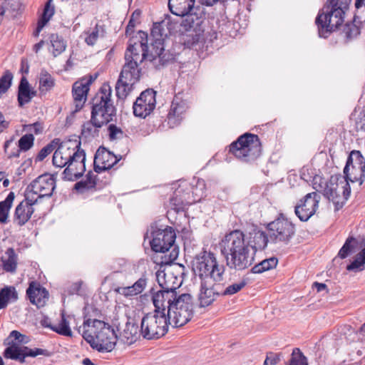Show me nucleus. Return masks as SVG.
<instances>
[{
	"instance_id": "f257e3e1",
	"label": "nucleus",
	"mask_w": 365,
	"mask_h": 365,
	"mask_svg": "<svg viewBox=\"0 0 365 365\" xmlns=\"http://www.w3.org/2000/svg\"><path fill=\"white\" fill-rule=\"evenodd\" d=\"M220 245L231 269L243 270L252 264L256 248L245 240L242 232L235 230L225 235Z\"/></svg>"
},
{
	"instance_id": "f03ea898",
	"label": "nucleus",
	"mask_w": 365,
	"mask_h": 365,
	"mask_svg": "<svg viewBox=\"0 0 365 365\" xmlns=\"http://www.w3.org/2000/svg\"><path fill=\"white\" fill-rule=\"evenodd\" d=\"M83 337L91 346L98 351H112L118 335L111 326L98 319H88L83 324Z\"/></svg>"
},
{
	"instance_id": "7ed1b4c3",
	"label": "nucleus",
	"mask_w": 365,
	"mask_h": 365,
	"mask_svg": "<svg viewBox=\"0 0 365 365\" xmlns=\"http://www.w3.org/2000/svg\"><path fill=\"white\" fill-rule=\"evenodd\" d=\"M125 58L126 63L115 86L117 96L120 98H125L131 91L133 85L139 81L140 71L138 63L143 61L142 55L135 53L130 45L125 52Z\"/></svg>"
},
{
	"instance_id": "20e7f679",
	"label": "nucleus",
	"mask_w": 365,
	"mask_h": 365,
	"mask_svg": "<svg viewBox=\"0 0 365 365\" xmlns=\"http://www.w3.org/2000/svg\"><path fill=\"white\" fill-rule=\"evenodd\" d=\"M313 186L317 190L324 189V195L332 202L336 210L344 206L351 192L349 182L344 178L331 177L327 183L325 179L317 175L313 179Z\"/></svg>"
},
{
	"instance_id": "39448f33",
	"label": "nucleus",
	"mask_w": 365,
	"mask_h": 365,
	"mask_svg": "<svg viewBox=\"0 0 365 365\" xmlns=\"http://www.w3.org/2000/svg\"><path fill=\"white\" fill-rule=\"evenodd\" d=\"M192 269L201 280L220 282L223 279L225 267L219 264L215 255L210 252H204L197 256Z\"/></svg>"
},
{
	"instance_id": "423d86ee",
	"label": "nucleus",
	"mask_w": 365,
	"mask_h": 365,
	"mask_svg": "<svg viewBox=\"0 0 365 365\" xmlns=\"http://www.w3.org/2000/svg\"><path fill=\"white\" fill-rule=\"evenodd\" d=\"M148 35L146 33L139 31L135 36L130 40L129 45L133 47L135 53L142 55L143 59L150 61L158 60L159 64H163L165 58L163 42L161 39H156L150 47L147 46Z\"/></svg>"
},
{
	"instance_id": "0eeeda50",
	"label": "nucleus",
	"mask_w": 365,
	"mask_h": 365,
	"mask_svg": "<svg viewBox=\"0 0 365 365\" xmlns=\"http://www.w3.org/2000/svg\"><path fill=\"white\" fill-rule=\"evenodd\" d=\"M111 93L110 87L103 84L94 99L91 118L97 125L108 123L115 115V109L110 101Z\"/></svg>"
},
{
	"instance_id": "6e6552de",
	"label": "nucleus",
	"mask_w": 365,
	"mask_h": 365,
	"mask_svg": "<svg viewBox=\"0 0 365 365\" xmlns=\"http://www.w3.org/2000/svg\"><path fill=\"white\" fill-rule=\"evenodd\" d=\"M193 299L190 294L179 295L167 310L170 325L174 327L186 324L192 316Z\"/></svg>"
},
{
	"instance_id": "1a4fd4ad",
	"label": "nucleus",
	"mask_w": 365,
	"mask_h": 365,
	"mask_svg": "<svg viewBox=\"0 0 365 365\" xmlns=\"http://www.w3.org/2000/svg\"><path fill=\"white\" fill-rule=\"evenodd\" d=\"M169 325L166 313L161 310H154L142 319L141 334L147 339H158L168 332Z\"/></svg>"
},
{
	"instance_id": "9d476101",
	"label": "nucleus",
	"mask_w": 365,
	"mask_h": 365,
	"mask_svg": "<svg viewBox=\"0 0 365 365\" xmlns=\"http://www.w3.org/2000/svg\"><path fill=\"white\" fill-rule=\"evenodd\" d=\"M55 179L52 175L44 174L39 176L27 187L24 197L29 204L27 212L30 213V215L34 212L31 205L39 198L51 196L55 189Z\"/></svg>"
},
{
	"instance_id": "9b49d317",
	"label": "nucleus",
	"mask_w": 365,
	"mask_h": 365,
	"mask_svg": "<svg viewBox=\"0 0 365 365\" xmlns=\"http://www.w3.org/2000/svg\"><path fill=\"white\" fill-rule=\"evenodd\" d=\"M230 151L239 159L252 160L260 155L261 143L257 135L246 133L231 145Z\"/></svg>"
},
{
	"instance_id": "f8f14e48",
	"label": "nucleus",
	"mask_w": 365,
	"mask_h": 365,
	"mask_svg": "<svg viewBox=\"0 0 365 365\" xmlns=\"http://www.w3.org/2000/svg\"><path fill=\"white\" fill-rule=\"evenodd\" d=\"M346 180L361 185L365 178V159L360 151L351 152L344 168Z\"/></svg>"
},
{
	"instance_id": "ddd939ff",
	"label": "nucleus",
	"mask_w": 365,
	"mask_h": 365,
	"mask_svg": "<svg viewBox=\"0 0 365 365\" xmlns=\"http://www.w3.org/2000/svg\"><path fill=\"white\" fill-rule=\"evenodd\" d=\"M178 252L174 249L170 253L169 260L162 261L160 269L157 271L156 277L159 285L163 289L175 291L180 285L178 279L173 275L174 267L170 262L178 257Z\"/></svg>"
},
{
	"instance_id": "4468645a",
	"label": "nucleus",
	"mask_w": 365,
	"mask_h": 365,
	"mask_svg": "<svg viewBox=\"0 0 365 365\" xmlns=\"http://www.w3.org/2000/svg\"><path fill=\"white\" fill-rule=\"evenodd\" d=\"M325 11L319 14L316 23L327 31H333L344 22V15L341 9H337L326 6Z\"/></svg>"
},
{
	"instance_id": "2eb2a0df",
	"label": "nucleus",
	"mask_w": 365,
	"mask_h": 365,
	"mask_svg": "<svg viewBox=\"0 0 365 365\" xmlns=\"http://www.w3.org/2000/svg\"><path fill=\"white\" fill-rule=\"evenodd\" d=\"M153 240L150 242L151 247L156 252H165L173 246L176 235L174 230L170 227L164 229H157L152 233Z\"/></svg>"
},
{
	"instance_id": "dca6fc26",
	"label": "nucleus",
	"mask_w": 365,
	"mask_h": 365,
	"mask_svg": "<svg viewBox=\"0 0 365 365\" xmlns=\"http://www.w3.org/2000/svg\"><path fill=\"white\" fill-rule=\"evenodd\" d=\"M23 342V334L14 330L4 340V345L6 346L3 356L6 359L19 361L23 363V346L20 344Z\"/></svg>"
},
{
	"instance_id": "f3484780",
	"label": "nucleus",
	"mask_w": 365,
	"mask_h": 365,
	"mask_svg": "<svg viewBox=\"0 0 365 365\" xmlns=\"http://www.w3.org/2000/svg\"><path fill=\"white\" fill-rule=\"evenodd\" d=\"M270 238L274 242H288L294 234V225L287 220H277L268 225Z\"/></svg>"
},
{
	"instance_id": "a211bd4d",
	"label": "nucleus",
	"mask_w": 365,
	"mask_h": 365,
	"mask_svg": "<svg viewBox=\"0 0 365 365\" xmlns=\"http://www.w3.org/2000/svg\"><path fill=\"white\" fill-rule=\"evenodd\" d=\"M321 195L319 192L308 193L295 207V214L302 221L308 220L313 216L319 207Z\"/></svg>"
},
{
	"instance_id": "6ab92c4d",
	"label": "nucleus",
	"mask_w": 365,
	"mask_h": 365,
	"mask_svg": "<svg viewBox=\"0 0 365 365\" xmlns=\"http://www.w3.org/2000/svg\"><path fill=\"white\" fill-rule=\"evenodd\" d=\"M79 147V142L71 140L58 145L53 156V165L58 168L66 166Z\"/></svg>"
},
{
	"instance_id": "aec40b11",
	"label": "nucleus",
	"mask_w": 365,
	"mask_h": 365,
	"mask_svg": "<svg viewBox=\"0 0 365 365\" xmlns=\"http://www.w3.org/2000/svg\"><path fill=\"white\" fill-rule=\"evenodd\" d=\"M155 103V92L148 89L142 92L134 103L133 113L135 116L145 118L154 110Z\"/></svg>"
},
{
	"instance_id": "412c9836",
	"label": "nucleus",
	"mask_w": 365,
	"mask_h": 365,
	"mask_svg": "<svg viewBox=\"0 0 365 365\" xmlns=\"http://www.w3.org/2000/svg\"><path fill=\"white\" fill-rule=\"evenodd\" d=\"M85 160V153L83 150H80L79 148L73 157H72V159L66 165L63 172L65 178L68 180H74L82 176L86 170Z\"/></svg>"
},
{
	"instance_id": "4be33fe9",
	"label": "nucleus",
	"mask_w": 365,
	"mask_h": 365,
	"mask_svg": "<svg viewBox=\"0 0 365 365\" xmlns=\"http://www.w3.org/2000/svg\"><path fill=\"white\" fill-rule=\"evenodd\" d=\"M213 280H201L198 293V301L200 307L211 305L218 296L215 289V282Z\"/></svg>"
},
{
	"instance_id": "5701e85b",
	"label": "nucleus",
	"mask_w": 365,
	"mask_h": 365,
	"mask_svg": "<svg viewBox=\"0 0 365 365\" xmlns=\"http://www.w3.org/2000/svg\"><path fill=\"white\" fill-rule=\"evenodd\" d=\"M26 294L31 303L38 308L46 305L49 297L48 292L36 282L29 284Z\"/></svg>"
},
{
	"instance_id": "b1692460",
	"label": "nucleus",
	"mask_w": 365,
	"mask_h": 365,
	"mask_svg": "<svg viewBox=\"0 0 365 365\" xmlns=\"http://www.w3.org/2000/svg\"><path fill=\"white\" fill-rule=\"evenodd\" d=\"M177 298L175 291L163 289L158 291L153 296V302L155 306V310H161L167 312L169 306Z\"/></svg>"
},
{
	"instance_id": "393cba45",
	"label": "nucleus",
	"mask_w": 365,
	"mask_h": 365,
	"mask_svg": "<svg viewBox=\"0 0 365 365\" xmlns=\"http://www.w3.org/2000/svg\"><path fill=\"white\" fill-rule=\"evenodd\" d=\"M117 163L115 156L105 148L98 149L94 158V167L96 172L112 168Z\"/></svg>"
},
{
	"instance_id": "a878e982",
	"label": "nucleus",
	"mask_w": 365,
	"mask_h": 365,
	"mask_svg": "<svg viewBox=\"0 0 365 365\" xmlns=\"http://www.w3.org/2000/svg\"><path fill=\"white\" fill-rule=\"evenodd\" d=\"M66 48V41L62 36L57 34H52L49 36L48 50L57 63H61V58L64 56Z\"/></svg>"
},
{
	"instance_id": "bb28decb",
	"label": "nucleus",
	"mask_w": 365,
	"mask_h": 365,
	"mask_svg": "<svg viewBox=\"0 0 365 365\" xmlns=\"http://www.w3.org/2000/svg\"><path fill=\"white\" fill-rule=\"evenodd\" d=\"M90 83L91 81L81 79L73 84V96L76 106V111L80 110L84 105L87 98V93L89 90Z\"/></svg>"
},
{
	"instance_id": "cd10ccee",
	"label": "nucleus",
	"mask_w": 365,
	"mask_h": 365,
	"mask_svg": "<svg viewBox=\"0 0 365 365\" xmlns=\"http://www.w3.org/2000/svg\"><path fill=\"white\" fill-rule=\"evenodd\" d=\"M188 108L186 101L181 99L178 96H175L172 102L170 111L168 113V119L175 123L182 119V115L185 113Z\"/></svg>"
},
{
	"instance_id": "c85d7f7f",
	"label": "nucleus",
	"mask_w": 365,
	"mask_h": 365,
	"mask_svg": "<svg viewBox=\"0 0 365 365\" xmlns=\"http://www.w3.org/2000/svg\"><path fill=\"white\" fill-rule=\"evenodd\" d=\"M138 327L128 322L118 329V339L124 344H131L136 341L138 336Z\"/></svg>"
},
{
	"instance_id": "c756f323",
	"label": "nucleus",
	"mask_w": 365,
	"mask_h": 365,
	"mask_svg": "<svg viewBox=\"0 0 365 365\" xmlns=\"http://www.w3.org/2000/svg\"><path fill=\"white\" fill-rule=\"evenodd\" d=\"M195 0H168L170 11L179 16H184L194 9Z\"/></svg>"
},
{
	"instance_id": "7c9ffc66",
	"label": "nucleus",
	"mask_w": 365,
	"mask_h": 365,
	"mask_svg": "<svg viewBox=\"0 0 365 365\" xmlns=\"http://www.w3.org/2000/svg\"><path fill=\"white\" fill-rule=\"evenodd\" d=\"M185 19L182 20L181 26L185 31H193L196 35H198L201 31V24L202 22L201 18L197 16V14L191 12L184 16Z\"/></svg>"
},
{
	"instance_id": "2f4dec72",
	"label": "nucleus",
	"mask_w": 365,
	"mask_h": 365,
	"mask_svg": "<svg viewBox=\"0 0 365 365\" xmlns=\"http://www.w3.org/2000/svg\"><path fill=\"white\" fill-rule=\"evenodd\" d=\"M60 321L58 324H53L52 331L66 336H71L72 331L69 327V319H71V316H66L63 312L60 315Z\"/></svg>"
},
{
	"instance_id": "473e14b6",
	"label": "nucleus",
	"mask_w": 365,
	"mask_h": 365,
	"mask_svg": "<svg viewBox=\"0 0 365 365\" xmlns=\"http://www.w3.org/2000/svg\"><path fill=\"white\" fill-rule=\"evenodd\" d=\"M18 299V293L14 287H5L0 290V309L5 308L9 302Z\"/></svg>"
},
{
	"instance_id": "72a5a7b5",
	"label": "nucleus",
	"mask_w": 365,
	"mask_h": 365,
	"mask_svg": "<svg viewBox=\"0 0 365 365\" xmlns=\"http://www.w3.org/2000/svg\"><path fill=\"white\" fill-rule=\"evenodd\" d=\"M5 255L7 256L6 259L3 257H1L3 269L8 272H15L17 267L18 257L14 249L12 247L8 248Z\"/></svg>"
},
{
	"instance_id": "f704fd0d",
	"label": "nucleus",
	"mask_w": 365,
	"mask_h": 365,
	"mask_svg": "<svg viewBox=\"0 0 365 365\" xmlns=\"http://www.w3.org/2000/svg\"><path fill=\"white\" fill-rule=\"evenodd\" d=\"M40 125L33 123L28 125H24V151L29 150L34 145V133L37 134L39 132Z\"/></svg>"
},
{
	"instance_id": "c9c22d12",
	"label": "nucleus",
	"mask_w": 365,
	"mask_h": 365,
	"mask_svg": "<svg viewBox=\"0 0 365 365\" xmlns=\"http://www.w3.org/2000/svg\"><path fill=\"white\" fill-rule=\"evenodd\" d=\"M102 126L103 125H97L96 122H94L91 118L90 121H88L83 125L81 135L86 139L95 138L98 135V128Z\"/></svg>"
},
{
	"instance_id": "e433bc0d",
	"label": "nucleus",
	"mask_w": 365,
	"mask_h": 365,
	"mask_svg": "<svg viewBox=\"0 0 365 365\" xmlns=\"http://www.w3.org/2000/svg\"><path fill=\"white\" fill-rule=\"evenodd\" d=\"M52 1L53 0H48L45 6L42 18L39 21L36 31L35 32L36 36L38 34L40 30L46 25V24L50 20V19L54 14L55 9L54 6L51 4Z\"/></svg>"
},
{
	"instance_id": "4c0bfd02",
	"label": "nucleus",
	"mask_w": 365,
	"mask_h": 365,
	"mask_svg": "<svg viewBox=\"0 0 365 365\" xmlns=\"http://www.w3.org/2000/svg\"><path fill=\"white\" fill-rule=\"evenodd\" d=\"M278 260L275 257H270L269 259H266L262 260L259 264L255 265L252 268V272L255 274L262 273L265 271H268L273 268H275L277 265Z\"/></svg>"
},
{
	"instance_id": "58836bf2",
	"label": "nucleus",
	"mask_w": 365,
	"mask_h": 365,
	"mask_svg": "<svg viewBox=\"0 0 365 365\" xmlns=\"http://www.w3.org/2000/svg\"><path fill=\"white\" fill-rule=\"evenodd\" d=\"M146 285L145 279H139L133 285L122 288V293L125 295L133 296L141 293Z\"/></svg>"
},
{
	"instance_id": "ea45409f",
	"label": "nucleus",
	"mask_w": 365,
	"mask_h": 365,
	"mask_svg": "<svg viewBox=\"0 0 365 365\" xmlns=\"http://www.w3.org/2000/svg\"><path fill=\"white\" fill-rule=\"evenodd\" d=\"M86 34L85 41L89 46H94L98 38L103 36V29L102 26L96 25L94 28L89 30Z\"/></svg>"
},
{
	"instance_id": "a19ab883",
	"label": "nucleus",
	"mask_w": 365,
	"mask_h": 365,
	"mask_svg": "<svg viewBox=\"0 0 365 365\" xmlns=\"http://www.w3.org/2000/svg\"><path fill=\"white\" fill-rule=\"evenodd\" d=\"M54 86V80L46 71H42L39 77V90L41 92H47Z\"/></svg>"
},
{
	"instance_id": "79ce46f5",
	"label": "nucleus",
	"mask_w": 365,
	"mask_h": 365,
	"mask_svg": "<svg viewBox=\"0 0 365 365\" xmlns=\"http://www.w3.org/2000/svg\"><path fill=\"white\" fill-rule=\"evenodd\" d=\"M21 4V0H4L0 5L4 8L5 13L9 11L15 17L20 10Z\"/></svg>"
},
{
	"instance_id": "37998d69",
	"label": "nucleus",
	"mask_w": 365,
	"mask_h": 365,
	"mask_svg": "<svg viewBox=\"0 0 365 365\" xmlns=\"http://www.w3.org/2000/svg\"><path fill=\"white\" fill-rule=\"evenodd\" d=\"M365 264V248L359 253L356 259L350 264L347 266V269L350 271H361L364 269Z\"/></svg>"
},
{
	"instance_id": "c03bdc74",
	"label": "nucleus",
	"mask_w": 365,
	"mask_h": 365,
	"mask_svg": "<svg viewBox=\"0 0 365 365\" xmlns=\"http://www.w3.org/2000/svg\"><path fill=\"white\" fill-rule=\"evenodd\" d=\"M356 240L354 237H349L344 246L339 252V256L341 259L346 258L349 255L355 251Z\"/></svg>"
},
{
	"instance_id": "a18cd8bd",
	"label": "nucleus",
	"mask_w": 365,
	"mask_h": 365,
	"mask_svg": "<svg viewBox=\"0 0 365 365\" xmlns=\"http://www.w3.org/2000/svg\"><path fill=\"white\" fill-rule=\"evenodd\" d=\"M356 240L354 237H349L344 246L339 252V256L341 259L346 258L349 255L355 251Z\"/></svg>"
},
{
	"instance_id": "49530a36",
	"label": "nucleus",
	"mask_w": 365,
	"mask_h": 365,
	"mask_svg": "<svg viewBox=\"0 0 365 365\" xmlns=\"http://www.w3.org/2000/svg\"><path fill=\"white\" fill-rule=\"evenodd\" d=\"M287 365H308L307 358L299 349H294Z\"/></svg>"
},
{
	"instance_id": "de8ad7c7",
	"label": "nucleus",
	"mask_w": 365,
	"mask_h": 365,
	"mask_svg": "<svg viewBox=\"0 0 365 365\" xmlns=\"http://www.w3.org/2000/svg\"><path fill=\"white\" fill-rule=\"evenodd\" d=\"M51 355V352L47 349L36 347L29 348L27 346H24V358L28 356L36 357L38 356H50Z\"/></svg>"
},
{
	"instance_id": "09e8293b",
	"label": "nucleus",
	"mask_w": 365,
	"mask_h": 365,
	"mask_svg": "<svg viewBox=\"0 0 365 365\" xmlns=\"http://www.w3.org/2000/svg\"><path fill=\"white\" fill-rule=\"evenodd\" d=\"M247 284V281L245 279H241L238 282H236L226 287L225 289L223 294L224 295H232L238 292H240L242 289H243Z\"/></svg>"
},
{
	"instance_id": "8fccbe9b",
	"label": "nucleus",
	"mask_w": 365,
	"mask_h": 365,
	"mask_svg": "<svg viewBox=\"0 0 365 365\" xmlns=\"http://www.w3.org/2000/svg\"><path fill=\"white\" fill-rule=\"evenodd\" d=\"M14 143L13 139L6 140L4 143V151L8 155L9 158L17 157L19 155L20 152L23 150V136L18 140V148L16 152H9V146Z\"/></svg>"
},
{
	"instance_id": "3c124183",
	"label": "nucleus",
	"mask_w": 365,
	"mask_h": 365,
	"mask_svg": "<svg viewBox=\"0 0 365 365\" xmlns=\"http://www.w3.org/2000/svg\"><path fill=\"white\" fill-rule=\"evenodd\" d=\"M58 142L56 140H53L51 143L43 148L38 153L36 160L41 161L47 157L51 152L56 149Z\"/></svg>"
},
{
	"instance_id": "603ef678",
	"label": "nucleus",
	"mask_w": 365,
	"mask_h": 365,
	"mask_svg": "<svg viewBox=\"0 0 365 365\" xmlns=\"http://www.w3.org/2000/svg\"><path fill=\"white\" fill-rule=\"evenodd\" d=\"M351 0H328L327 5L331 8L337 9L346 12L349 6Z\"/></svg>"
},
{
	"instance_id": "864d4df0",
	"label": "nucleus",
	"mask_w": 365,
	"mask_h": 365,
	"mask_svg": "<svg viewBox=\"0 0 365 365\" xmlns=\"http://www.w3.org/2000/svg\"><path fill=\"white\" fill-rule=\"evenodd\" d=\"M141 12L135 10L131 15L130 19L126 28V34L130 35L135 26L139 23Z\"/></svg>"
},
{
	"instance_id": "5fc2aeb1",
	"label": "nucleus",
	"mask_w": 365,
	"mask_h": 365,
	"mask_svg": "<svg viewBox=\"0 0 365 365\" xmlns=\"http://www.w3.org/2000/svg\"><path fill=\"white\" fill-rule=\"evenodd\" d=\"M12 79L13 74L9 71H6L0 78V88L6 92L11 86Z\"/></svg>"
},
{
	"instance_id": "6e6d98bb",
	"label": "nucleus",
	"mask_w": 365,
	"mask_h": 365,
	"mask_svg": "<svg viewBox=\"0 0 365 365\" xmlns=\"http://www.w3.org/2000/svg\"><path fill=\"white\" fill-rule=\"evenodd\" d=\"M36 93V90L24 78V103L30 102Z\"/></svg>"
},
{
	"instance_id": "4d7b16f0",
	"label": "nucleus",
	"mask_w": 365,
	"mask_h": 365,
	"mask_svg": "<svg viewBox=\"0 0 365 365\" xmlns=\"http://www.w3.org/2000/svg\"><path fill=\"white\" fill-rule=\"evenodd\" d=\"M19 73L22 74L18 86L17 100L19 106L23 107V58L20 61Z\"/></svg>"
},
{
	"instance_id": "13d9d810",
	"label": "nucleus",
	"mask_w": 365,
	"mask_h": 365,
	"mask_svg": "<svg viewBox=\"0 0 365 365\" xmlns=\"http://www.w3.org/2000/svg\"><path fill=\"white\" fill-rule=\"evenodd\" d=\"M9 205L4 203L3 202H0V223H6L7 222L9 212L10 210Z\"/></svg>"
},
{
	"instance_id": "bf43d9fd",
	"label": "nucleus",
	"mask_w": 365,
	"mask_h": 365,
	"mask_svg": "<svg viewBox=\"0 0 365 365\" xmlns=\"http://www.w3.org/2000/svg\"><path fill=\"white\" fill-rule=\"evenodd\" d=\"M281 359L280 354L269 353L264 362V365H276Z\"/></svg>"
},
{
	"instance_id": "052dcab7",
	"label": "nucleus",
	"mask_w": 365,
	"mask_h": 365,
	"mask_svg": "<svg viewBox=\"0 0 365 365\" xmlns=\"http://www.w3.org/2000/svg\"><path fill=\"white\" fill-rule=\"evenodd\" d=\"M254 238L260 248H264L266 247L267 243V237L264 232H259L256 233Z\"/></svg>"
},
{
	"instance_id": "680f3d73",
	"label": "nucleus",
	"mask_w": 365,
	"mask_h": 365,
	"mask_svg": "<svg viewBox=\"0 0 365 365\" xmlns=\"http://www.w3.org/2000/svg\"><path fill=\"white\" fill-rule=\"evenodd\" d=\"M23 215V201L20 202L17 205L14 215L19 219V225H23V220H21V215Z\"/></svg>"
},
{
	"instance_id": "e2e57ef3",
	"label": "nucleus",
	"mask_w": 365,
	"mask_h": 365,
	"mask_svg": "<svg viewBox=\"0 0 365 365\" xmlns=\"http://www.w3.org/2000/svg\"><path fill=\"white\" fill-rule=\"evenodd\" d=\"M66 57L67 59L65 63L61 65V71H68L73 67V63L71 55L70 54L68 56Z\"/></svg>"
},
{
	"instance_id": "0e129e2a",
	"label": "nucleus",
	"mask_w": 365,
	"mask_h": 365,
	"mask_svg": "<svg viewBox=\"0 0 365 365\" xmlns=\"http://www.w3.org/2000/svg\"><path fill=\"white\" fill-rule=\"evenodd\" d=\"M40 324L42 327L49 328L51 330L52 327H53V323H52L51 319L46 316H43V318L41 319Z\"/></svg>"
},
{
	"instance_id": "69168bd1",
	"label": "nucleus",
	"mask_w": 365,
	"mask_h": 365,
	"mask_svg": "<svg viewBox=\"0 0 365 365\" xmlns=\"http://www.w3.org/2000/svg\"><path fill=\"white\" fill-rule=\"evenodd\" d=\"M313 287L314 288H316V289L318 292H320L322 291H326L327 293L328 292L327 287L324 283L314 282L313 284Z\"/></svg>"
},
{
	"instance_id": "338daca9",
	"label": "nucleus",
	"mask_w": 365,
	"mask_h": 365,
	"mask_svg": "<svg viewBox=\"0 0 365 365\" xmlns=\"http://www.w3.org/2000/svg\"><path fill=\"white\" fill-rule=\"evenodd\" d=\"M9 123L4 120V116L0 111V133L8 127Z\"/></svg>"
},
{
	"instance_id": "774afa93",
	"label": "nucleus",
	"mask_w": 365,
	"mask_h": 365,
	"mask_svg": "<svg viewBox=\"0 0 365 365\" xmlns=\"http://www.w3.org/2000/svg\"><path fill=\"white\" fill-rule=\"evenodd\" d=\"M14 198H15L14 192H10L9 193V195H7V197H6V199L4 200H3L2 202L4 203H6V205H9L10 207H11L12 202H13Z\"/></svg>"
}]
</instances>
